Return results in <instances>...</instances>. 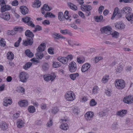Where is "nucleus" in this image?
I'll return each instance as SVG.
<instances>
[{
  "label": "nucleus",
  "instance_id": "f257e3e1",
  "mask_svg": "<svg viewBox=\"0 0 133 133\" xmlns=\"http://www.w3.org/2000/svg\"><path fill=\"white\" fill-rule=\"evenodd\" d=\"M122 14L126 15L125 17L127 20L133 24V14L131 12V9L129 7H125L121 10Z\"/></svg>",
  "mask_w": 133,
  "mask_h": 133
},
{
  "label": "nucleus",
  "instance_id": "f03ea898",
  "mask_svg": "<svg viewBox=\"0 0 133 133\" xmlns=\"http://www.w3.org/2000/svg\"><path fill=\"white\" fill-rule=\"evenodd\" d=\"M115 85L116 88L119 89H122L125 87V83L124 81L122 79L116 80Z\"/></svg>",
  "mask_w": 133,
  "mask_h": 133
},
{
  "label": "nucleus",
  "instance_id": "7ed1b4c3",
  "mask_svg": "<svg viewBox=\"0 0 133 133\" xmlns=\"http://www.w3.org/2000/svg\"><path fill=\"white\" fill-rule=\"evenodd\" d=\"M65 97L68 101H71L74 100L75 98L74 94L71 91L67 92L65 94Z\"/></svg>",
  "mask_w": 133,
  "mask_h": 133
},
{
  "label": "nucleus",
  "instance_id": "20e7f679",
  "mask_svg": "<svg viewBox=\"0 0 133 133\" xmlns=\"http://www.w3.org/2000/svg\"><path fill=\"white\" fill-rule=\"evenodd\" d=\"M112 29L110 26H107L101 28L100 30L102 33H104L107 35H109L111 34Z\"/></svg>",
  "mask_w": 133,
  "mask_h": 133
},
{
  "label": "nucleus",
  "instance_id": "39448f33",
  "mask_svg": "<svg viewBox=\"0 0 133 133\" xmlns=\"http://www.w3.org/2000/svg\"><path fill=\"white\" fill-rule=\"evenodd\" d=\"M69 71L71 72H75L77 70V66L76 63L74 61L71 62L69 65Z\"/></svg>",
  "mask_w": 133,
  "mask_h": 133
},
{
  "label": "nucleus",
  "instance_id": "423d86ee",
  "mask_svg": "<svg viewBox=\"0 0 133 133\" xmlns=\"http://www.w3.org/2000/svg\"><path fill=\"white\" fill-rule=\"evenodd\" d=\"M124 102L128 104L133 103V97L131 95H129L124 98L123 99Z\"/></svg>",
  "mask_w": 133,
  "mask_h": 133
},
{
  "label": "nucleus",
  "instance_id": "0eeeda50",
  "mask_svg": "<svg viewBox=\"0 0 133 133\" xmlns=\"http://www.w3.org/2000/svg\"><path fill=\"white\" fill-rule=\"evenodd\" d=\"M94 113L91 111L87 112L85 114V119L87 121H90L94 116Z\"/></svg>",
  "mask_w": 133,
  "mask_h": 133
},
{
  "label": "nucleus",
  "instance_id": "6e6552de",
  "mask_svg": "<svg viewBox=\"0 0 133 133\" xmlns=\"http://www.w3.org/2000/svg\"><path fill=\"white\" fill-rule=\"evenodd\" d=\"M55 77L56 76L54 75L53 76L51 75H44L43 77L44 80L47 81H52L54 79Z\"/></svg>",
  "mask_w": 133,
  "mask_h": 133
},
{
  "label": "nucleus",
  "instance_id": "1a4fd4ad",
  "mask_svg": "<svg viewBox=\"0 0 133 133\" xmlns=\"http://www.w3.org/2000/svg\"><path fill=\"white\" fill-rule=\"evenodd\" d=\"M90 64L86 63L84 64L81 68V71L82 72H85L88 70L90 68Z\"/></svg>",
  "mask_w": 133,
  "mask_h": 133
},
{
  "label": "nucleus",
  "instance_id": "9d476101",
  "mask_svg": "<svg viewBox=\"0 0 133 133\" xmlns=\"http://www.w3.org/2000/svg\"><path fill=\"white\" fill-rule=\"evenodd\" d=\"M81 8L84 11H90L92 9V7L90 5H82L81 6Z\"/></svg>",
  "mask_w": 133,
  "mask_h": 133
},
{
  "label": "nucleus",
  "instance_id": "9b49d317",
  "mask_svg": "<svg viewBox=\"0 0 133 133\" xmlns=\"http://www.w3.org/2000/svg\"><path fill=\"white\" fill-rule=\"evenodd\" d=\"M115 27L118 29H123L125 28V25L121 22H118L115 24Z\"/></svg>",
  "mask_w": 133,
  "mask_h": 133
},
{
  "label": "nucleus",
  "instance_id": "f8f14e48",
  "mask_svg": "<svg viewBox=\"0 0 133 133\" xmlns=\"http://www.w3.org/2000/svg\"><path fill=\"white\" fill-rule=\"evenodd\" d=\"M45 47V43H42L38 46L37 49V50L38 52H42L44 50Z\"/></svg>",
  "mask_w": 133,
  "mask_h": 133
},
{
  "label": "nucleus",
  "instance_id": "ddd939ff",
  "mask_svg": "<svg viewBox=\"0 0 133 133\" xmlns=\"http://www.w3.org/2000/svg\"><path fill=\"white\" fill-rule=\"evenodd\" d=\"M57 60L64 64H66L68 62L67 59L65 57H59L57 58Z\"/></svg>",
  "mask_w": 133,
  "mask_h": 133
},
{
  "label": "nucleus",
  "instance_id": "4468645a",
  "mask_svg": "<svg viewBox=\"0 0 133 133\" xmlns=\"http://www.w3.org/2000/svg\"><path fill=\"white\" fill-rule=\"evenodd\" d=\"M0 128L3 131H5L7 129L8 127L6 122L2 121L0 123Z\"/></svg>",
  "mask_w": 133,
  "mask_h": 133
},
{
  "label": "nucleus",
  "instance_id": "2eb2a0df",
  "mask_svg": "<svg viewBox=\"0 0 133 133\" xmlns=\"http://www.w3.org/2000/svg\"><path fill=\"white\" fill-rule=\"evenodd\" d=\"M11 8V7L9 5H3L1 8V11L2 12H3L5 11L10 10Z\"/></svg>",
  "mask_w": 133,
  "mask_h": 133
},
{
  "label": "nucleus",
  "instance_id": "dca6fc26",
  "mask_svg": "<svg viewBox=\"0 0 133 133\" xmlns=\"http://www.w3.org/2000/svg\"><path fill=\"white\" fill-rule=\"evenodd\" d=\"M10 16L9 13L8 12H6L3 14L2 16L1 17V18L4 20L8 21L10 18Z\"/></svg>",
  "mask_w": 133,
  "mask_h": 133
},
{
  "label": "nucleus",
  "instance_id": "f3484780",
  "mask_svg": "<svg viewBox=\"0 0 133 133\" xmlns=\"http://www.w3.org/2000/svg\"><path fill=\"white\" fill-rule=\"evenodd\" d=\"M34 36V35L30 30H27L25 31V36L26 37V38H33Z\"/></svg>",
  "mask_w": 133,
  "mask_h": 133
},
{
  "label": "nucleus",
  "instance_id": "a211bd4d",
  "mask_svg": "<svg viewBox=\"0 0 133 133\" xmlns=\"http://www.w3.org/2000/svg\"><path fill=\"white\" fill-rule=\"evenodd\" d=\"M12 103L11 99L6 98H5L4 101L3 105L5 106H7L8 104L10 105Z\"/></svg>",
  "mask_w": 133,
  "mask_h": 133
},
{
  "label": "nucleus",
  "instance_id": "6ab92c4d",
  "mask_svg": "<svg viewBox=\"0 0 133 133\" xmlns=\"http://www.w3.org/2000/svg\"><path fill=\"white\" fill-rule=\"evenodd\" d=\"M33 42V38H26L25 40V46L31 45Z\"/></svg>",
  "mask_w": 133,
  "mask_h": 133
},
{
  "label": "nucleus",
  "instance_id": "aec40b11",
  "mask_svg": "<svg viewBox=\"0 0 133 133\" xmlns=\"http://www.w3.org/2000/svg\"><path fill=\"white\" fill-rule=\"evenodd\" d=\"M127 111V110H123L118 111L117 112L116 114L117 115L120 117H123L126 114Z\"/></svg>",
  "mask_w": 133,
  "mask_h": 133
},
{
  "label": "nucleus",
  "instance_id": "412c9836",
  "mask_svg": "<svg viewBox=\"0 0 133 133\" xmlns=\"http://www.w3.org/2000/svg\"><path fill=\"white\" fill-rule=\"evenodd\" d=\"M19 77L20 81L23 82H25V72H21L20 74Z\"/></svg>",
  "mask_w": 133,
  "mask_h": 133
},
{
  "label": "nucleus",
  "instance_id": "4be33fe9",
  "mask_svg": "<svg viewBox=\"0 0 133 133\" xmlns=\"http://www.w3.org/2000/svg\"><path fill=\"white\" fill-rule=\"evenodd\" d=\"M53 35L54 36V37L55 39H59L60 38L63 39L65 38V37H64L62 36L61 35L59 34H57L55 33L53 34Z\"/></svg>",
  "mask_w": 133,
  "mask_h": 133
},
{
  "label": "nucleus",
  "instance_id": "5701e85b",
  "mask_svg": "<svg viewBox=\"0 0 133 133\" xmlns=\"http://www.w3.org/2000/svg\"><path fill=\"white\" fill-rule=\"evenodd\" d=\"M25 55L29 58H32L34 56V54L31 52L29 49L25 50Z\"/></svg>",
  "mask_w": 133,
  "mask_h": 133
},
{
  "label": "nucleus",
  "instance_id": "b1692460",
  "mask_svg": "<svg viewBox=\"0 0 133 133\" xmlns=\"http://www.w3.org/2000/svg\"><path fill=\"white\" fill-rule=\"evenodd\" d=\"M41 5V2L39 0H36L34 3L33 7L34 8H38L40 7Z\"/></svg>",
  "mask_w": 133,
  "mask_h": 133
},
{
  "label": "nucleus",
  "instance_id": "393cba45",
  "mask_svg": "<svg viewBox=\"0 0 133 133\" xmlns=\"http://www.w3.org/2000/svg\"><path fill=\"white\" fill-rule=\"evenodd\" d=\"M68 7L71 9L74 10H77V6L72 3L69 2L68 3Z\"/></svg>",
  "mask_w": 133,
  "mask_h": 133
},
{
  "label": "nucleus",
  "instance_id": "a878e982",
  "mask_svg": "<svg viewBox=\"0 0 133 133\" xmlns=\"http://www.w3.org/2000/svg\"><path fill=\"white\" fill-rule=\"evenodd\" d=\"M7 58L9 60H12L14 58V56L11 52H8L7 54Z\"/></svg>",
  "mask_w": 133,
  "mask_h": 133
},
{
  "label": "nucleus",
  "instance_id": "bb28decb",
  "mask_svg": "<svg viewBox=\"0 0 133 133\" xmlns=\"http://www.w3.org/2000/svg\"><path fill=\"white\" fill-rule=\"evenodd\" d=\"M79 76V74L78 73H76L70 74L69 75V76L71 79L74 80L76 79V77H78Z\"/></svg>",
  "mask_w": 133,
  "mask_h": 133
},
{
  "label": "nucleus",
  "instance_id": "cd10ccee",
  "mask_svg": "<svg viewBox=\"0 0 133 133\" xmlns=\"http://www.w3.org/2000/svg\"><path fill=\"white\" fill-rule=\"evenodd\" d=\"M14 31H17L18 32H22L23 30V28L20 26H16L13 28Z\"/></svg>",
  "mask_w": 133,
  "mask_h": 133
},
{
  "label": "nucleus",
  "instance_id": "c85d7f7f",
  "mask_svg": "<svg viewBox=\"0 0 133 133\" xmlns=\"http://www.w3.org/2000/svg\"><path fill=\"white\" fill-rule=\"evenodd\" d=\"M28 110L30 113H33L35 111V107L33 106H29L28 109Z\"/></svg>",
  "mask_w": 133,
  "mask_h": 133
},
{
  "label": "nucleus",
  "instance_id": "c756f323",
  "mask_svg": "<svg viewBox=\"0 0 133 133\" xmlns=\"http://www.w3.org/2000/svg\"><path fill=\"white\" fill-rule=\"evenodd\" d=\"M94 19L95 21L97 22H101L103 19V17L102 15L99 16H94Z\"/></svg>",
  "mask_w": 133,
  "mask_h": 133
},
{
  "label": "nucleus",
  "instance_id": "7c9ffc66",
  "mask_svg": "<svg viewBox=\"0 0 133 133\" xmlns=\"http://www.w3.org/2000/svg\"><path fill=\"white\" fill-rule=\"evenodd\" d=\"M42 68L44 71H46L48 70L49 65L48 63H44L42 65Z\"/></svg>",
  "mask_w": 133,
  "mask_h": 133
},
{
  "label": "nucleus",
  "instance_id": "2f4dec72",
  "mask_svg": "<svg viewBox=\"0 0 133 133\" xmlns=\"http://www.w3.org/2000/svg\"><path fill=\"white\" fill-rule=\"evenodd\" d=\"M42 9L46 11H50L52 9V8H50L46 4H45L43 6L42 8Z\"/></svg>",
  "mask_w": 133,
  "mask_h": 133
},
{
  "label": "nucleus",
  "instance_id": "473e14b6",
  "mask_svg": "<svg viewBox=\"0 0 133 133\" xmlns=\"http://www.w3.org/2000/svg\"><path fill=\"white\" fill-rule=\"evenodd\" d=\"M58 18L60 21H62L64 18V16L62 12H59L58 14Z\"/></svg>",
  "mask_w": 133,
  "mask_h": 133
},
{
  "label": "nucleus",
  "instance_id": "72a5a7b5",
  "mask_svg": "<svg viewBox=\"0 0 133 133\" xmlns=\"http://www.w3.org/2000/svg\"><path fill=\"white\" fill-rule=\"evenodd\" d=\"M85 60L84 58L78 57L77 58V62L79 64L83 63L84 62Z\"/></svg>",
  "mask_w": 133,
  "mask_h": 133
},
{
  "label": "nucleus",
  "instance_id": "f704fd0d",
  "mask_svg": "<svg viewBox=\"0 0 133 133\" xmlns=\"http://www.w3.org/2000/svg\"><path fill=\"white\" fill-rule=\"evenodd\" d=\"M23 122L21 120H19L17 122V127L18 128H21L23 126Z\"/></svg>",
  "mask_w": 133,
  "mask_h": 133
},
{
  "label": "nucleus",
  "instance_id": "c9c22d12",
  "mask_svg": "<svg viewBox=\"0 0 133 133\" xmlns=\"http://www.w3.org/2000/svg\"><path fill=\"white\" fill-rule=\"evenodd\" d=\"M60 128L63 130H66L68 128V124L66 123L61 124L60 126Z\"/></svg>",
  "mask_w": 133,
  "mask_h": 133
},
{
  "label": "nucleus",
  "instance_id": "e433bc0d",
  "mask_svg": "<svg viewBox=\"0 0 133 133\" xmlns=\"http://www.w3.org/2000/svg\"><path fill=\"white\" fill-rule=\"evenodd\" d=\"M60 32L63 35L71 34L69 30L66 29L64 30H61Z\"/></svg>",
  "mask_w": 133,
  "mask_h": 133
},
{
  "label": "nucleus",
  "instance_id": "4c0bfd02",
  "mask_svg": "<svg viewBox=\"0 0 133 133\" xmlns=\"http://www.w3.org/2000/svg\"><path fill=\"white\" fill-rule=\"evenodd\" d=\"M25 90L24 88L22 87H18L17 88L16 91L19 92L23 93L24 92Z\"/></svg>",
  "mask_w": 133,
  "mask_h": 133
},
{
  "label": "nucleus",
  "instance_id": "58836bf2",
  "mask_svg": "<svg viewBox=\"0 0 133 133\" xmlns=\"http://www.w3.org/2000/svg\"><path fill=\"white\" fill-rule=\"evenodd\" d=\"M35 55L38 59H42L43 57V53H40L39 52H38L36 53L35 54Z\"/></svg>",
  "mask_w": 133,
  "mask_h": 133
},
{
  "label": "nucleus",
  "instance_id": "ea45409f",
  "mask_svg": "<svg viewBox=\"0 0 133 133\" xmlns=\"http://www.w3.org/2000/svg\"><path fill=\"white\" fill-rule=\"evenodd\" d=\"M20 12L22 14L25 15V6H22L20 7Z\"/></svg>",
  "mask_w": 133,
  "mask_h": 133
},
{
  "label": "nucleus",
  "instance_id": "a19ab883",
  "mask_svg": "<svg viewBox=\"0 0 133 133\" xmlns=\"http://www.w3.org/2000/svg\"><path fill=\"white\" fill-rule=\"evenodd\" d=\"M58 111L59 109L57 107H54L51 110L52 113L54 114H56Z\"/></svg>",
  "mask_w": 133,
  "mask_h": 133
},
{
  "label": "nucleus",
  "instance_id": "79ce46f5",
  "mask_svg": "<svg viewBox=\"0 0 133 133\" xmlns=\"http://www.w3.org/2000/svg\"><path fill=\"white\" fill-rule=\"evenodd\" d=\"M108 75H106L104 76L102 79L103 82L104 83H105L108 81L109 79Z\"/></svg>",
  "mask_w": 133,
  "mask_h": 133
},
{
  "label": "nucleus",
  "instance_id": "37998d69",
  "mask_svg": "<svg viewBox=\"0 0 133 133\" xmlns=\"http://www.w3.org/2000/svg\"><path fill=\"white\" fill-rule=\"evenodd\" d=\"M53 66L55 68H57L61 66V63L59 62H54L53 64Z\"/></svg>",
  "mask_w": 133,
  "mask_h": 133
},
{
  "label": "nucleus",
  "instance_id": "c03bdc74",
  "mask_svg": "<svg viewBox=\"0 0 133 133\" xmlns=\"http://www.w3.org/2000/svg\"><path fill=\"white\" fill-rule=\"evenodd\" d=\"M112 36V37L115 38H118V36L119 35V33L116 31H114L111 34Z\"/></svg>",
  "mask_w": 133,
  "mask_h": 133
},
{
  "label": "nucleus",
  "instance_id": "a18cd8bd",
  "mask_svg": "<svg viewBox=\"0 0 133 133\" xmlns=\"http://www.w3.org/2000/svg\"><path fill=\"white\" fill-rule=\"evenodd\" d=\"M6 42L4 41V39L2 38L0 40V45L1 46L4 47L5 45Z\"/></svg>",
  "mask_w": 133,
  "mask_h": 133
},
{
  "label": "nucleus",
  "instance_id": "49530a36",
  "mask_svg": "<svg viewBox=\"0 0 133 133\" xmlns=\"http://www.w3.org/2000/svg\"><path fill=\"white\" fill-rule=\"evenodd\" d=\"M73 113L75 114H78L79 112V110L77 107H75L73 109Z\"/></svg>",
  "mask_w": 133,
  "mask_h": 133
},
{
  "label": "nucleus",
  "instance_id": "de8ad7c7",
  "mask_svg": "<svg viewBox=\"0 0 133 133\" xmlns=\"http://www.w3.org/2000/svg\"><path fill=\"white\" fill-rule=\"evenodd\" d=\"M22 38L21 37H19L18 40L14 44V46L16 47H18L19 45V43L21 41Z\"/></svg>",
  "mask_w": 133,
  "mask_h": 133
},
{
  "label": "nucleus",
  "instance_id": "09e8293b",
  "mask_svg": "<svg viewBox=\"0 0 133 133\" xmlns=\"http://www.w3.org/2000/svg\"><path fill=\"white\" fill-rule=\"evenodd\" d=\"M97 104V102L95 99H92L91 100L90 102V105L91 106H95Z\"/></svg>",
  "mask_w": 133,
  "mask_h": 133
},
{
  "label": "nucleus",
  "instance_id": "8fccbe9b",
  "mask_svg": "<svg viewBox=\"0 0 133 133\" xmlns=\"http://www.w3.org/2000/svg\"><path fill=\"white\" fill-rule=\"evenodd\" d=\"M18 104L21 107H23L25 105V100H23L20 101L18 102Z\"/></svg>",
  "mask_w": 133,
  "mask_h": 133
},
{
  "label": "nucleus",
  "instance_id": "3c124183",
  "mask_svg": "<svg viewBox=\"0 0 133 133\" xmlns=\"http://www.w3.org/2000/svg\"><path fill=\"white\" fill-rule=\"evenodd\" d=\"M32 63L31 62H28L25 64V70L28 69L32 65Z\"/></svg>",
  "mask_w": 133,
  "mask_h": 133
},
{
  "label": "nucleus",
  "instance_id": "603ef678",
  "mask_svg": "<svg viewBox=\"0 0 133 133\" xmlns=\"http://www.w3.org/2000/svg\"><path fill=\"white\" fill-rule=\"evenodd\" d=\"M14 31H13V30L11 31L8 30L7 31V34L8 35H15L16 34V33Z\"/></svg>",
  "mask_w": 133,
  "mask_h": 133
},
{
  "label": "nucleus",
  "instance_id": "864d4df0",
  "mask_svg": "<svg viewBox=\"0 0 133 133\" xmlns=\"http://www.w3.org/2000/svg\"><path fill=\"white\" fill-rule=\"evenodd\" d=\"M103 59V57L101 56L99 57H96L95 59V63H96L99 61Z\"/></svg>",
  "mask_w": 133,
  "mask_h": 133
},
{
  "label": "nucleus",
  "instance_id": "5fc2aeb1",
  "mask_svg": "<svg viewBox=\"0 0 133 133\" xmlns=\"http://www.w3.org/2000/svg\"><path fill=\"white\" fill-rule=\"evenodd\" d=\"M68 42L69 45L71 46H73L74 45H76L74 43V41L72 40H69Z\"/></svg>",
  "mask_w": 133,
  "mask_h": 133
},
{
  "label": "nucleus",
  "instance_id": "6e6d98bb",
  "mask_svg": "<svg viewBox=\"0 0 133 133\" xmlns=\"http://www.w3.org/2000/svg\"><path fill=\"white\" fill-rule=\"evenodd\" d=\"M98 88L97 86H95L93 88L92 92L94 94H96L98 91Z\"/></svg>",
  "mask_w": 133,
  "mask_h": 133
},
{
  "label": "nucleus",
  "instance_id": "4d7b16f0",
  "mask_svg": "<svg viewBox=\"0 0 133 133\" xmlns=\"http://www.w3.org/2000/svg\"><path fill=\"white\" fill-rule=\"evenodd\" d=\"M27 25L31 27L34 28L35 27V24L33 23L32 21H29L27 23Z\"/></svg>",
  "mask_w": 133,
  "mask_h": 133
},
{
  "label": "nucleus",
  "instance_id": "13d9d810",
  "mask_svg": "<svg viewBox=\"0 0 133 133\" xmlns=\"http://www.w3.org/2000/svg\"><path fill=\"white\" fill-rule=\"evenodd\" d=\"M54 48L52 47H50L48 50V53L51 55H53L54 54V52L53 50Z\"/></svg>",
  "mask_w": 133,
  "mask_h": 133
},
{
  "label": "nucleus",
  "instance_id": "bf43d9fd",
  "mask_svg": "<svg viewBox=\"0 0 133 133\" xmlns=\"http://www.w3.org/2000/svg\"><path fill=\"white\" fill-rule=\"evenodd\" d=\"M64 14L65 15V16H64V18L66 19H68L70 17L68 15L69 12L68 11L66 10L65 11Z\"/></svg>",
  "mask_w": 133,
  "mask_h": 133
},
{
  "label": "nucleus",
  "instance_id": "052dcab7",
  "mask_svg": "<svg viewBox=\"0 0 133 133\" xmlns=\"http://www.w3.org/2000/svg\"><path fill=\"white\" fill-rule=\"evenodd\" d=\"M11 4L13 6H16L18 5V3L17 1L15 0L12 1Z\"/></svg>",
  "mask_w": 133,
  "mask_h": 133
},
{
  "label": "nucleus",
  "instance_id": "680f3d73",
  "mask_svg": "<svg viewBox=\"0 0 133 133\" xmlns=\"http://www.w3.org/2000/svg\"><path fill=\"white\" fill-rule=\"evenodd\" d=\"M42 23L45 25H49L50 24V22L49 21L47 20H45L43 21Z\"/></svg>",
  "mask_w": 133,
  "mask_h": 133
},
{
  "label": "nucleus",
  "instance_id": "e2e57ef3",
  "mask_svg": "<svg viewBox=\"0 0 133 133\" xmlns=\"http://www.w3.org/2000/svg\"><path fill=\"white\" fill-rule=\"evenodd\" d=\"M46 105L45 104L42 103L41 105V108L42 110H44L46 108Z\"/></svg>",
  "mask_w": 133,
  "mask_h": 133
},
{
  "label": "nucleus",
  "instance_id": "0e129e2a",
  "mask_svg": "<svg viewBox=\"0 0 133 133\" xmlns=\"http://www.w3.org/2000/svg\"><path fill=\"white\" fill-rule=\"evenodd\" d=\"M123 68L121 65L120 66H119L116 69V71L117 72H120L122 70Z\"/></svg>",
  "mask_w": 133,
  "mask_h": 133
},
{
  "label": "nucleus",
  "instance_id": "69168bd1",
  "mask_svg": "<svg viewBox=\"0 0 133 133\" xmlns=\"http://www.w3.org/2000/svg\"><path fill=\"white\" fill-rule=\"evenodd\" d=\"M78 15L80 16L82 18H85V17L84 15V14L81 11H79L78 12Z\"/></svg>",
  "mask_w": 133,
  "mask_h": 133
},
{
  "label": "nucleus",
  "instance_id": "338daca9",
  "mask_svg": "<svg viewBox=\"0 0 133 133\" xmlns=\"http://www.w3.org/2000/svg\"><path fill=\"white\" fill-rule=\"evenodd\" d=\"M68 61L69 60L71 61L73 58V56L71 55H68L66 57Z\"/></svg>",
  "mask_w": 133,
  "mask_h": 133
},
{
  "label": "nucleus",
  "instance_id": "774afa93",
  "mask_svg": "<svg viewBox=\"0 0 133 133\" xmlns=\"http://www.w3.org/2000/svg\"><path fill=\"white\" fill-rule=\"evenodd\" d=\"M42 122L40 120H38L35 122V124L38 125H41Z\"/></svg>",
  "mask_w": 133,
  "mask_h": 133
}]
</instances>
